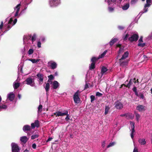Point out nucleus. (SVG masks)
<instances>
[{
  "label": "nucleus",
  "mask_w": 152,
  "mask_h": 152,
  "mask_svg": "<svg viewBox=\"0 0 152 152\" xmlns=\"http://www.w3.org/2000/svg\"><path fill=\"white\" fill-rule=\"evenodd\" d=\"M17 21L16 18L14 19L13 18H10L8 22L5 23L4 25V27L6 30L4 32H5L10 29L15 24Z\"/></svg>",
  "instance_id": "f257e3e1"
},
{
  "label": "nucleus",
  "mask_w": 152,
  "mask_h": 152,
  "mask_svg": "<svg viewBox=\"0 0 152 152\" xmlns=\"http://www.w3.org/2000/svg\"><path fill=\"white\" fill-rule=\"evenodd\" d=\"M129 53L128 51H126L123 55L122 57L119 60L120 65L122 66H125L128 64V61L126 59L128 57Z\"/></svg>",
  "instance_id": "f03ea898"
},
{
  "label": "nucleus",
  "mask_w": 152,
  "mask_h": 152,
  "mask_svg": "<svg viewBox=\"0 0 152 152\" xmlns=\"http://www.w3.org/2000/svg\"><path fill=\"white\" fill-rule=\"evenodd\" d=\"M61 4L60 0H49V4L50 7H57Z\"/></svg>",
  "instance_id": "7ed1b4c3"
},
{
  "label": "nucleus",
  "mask_w": 152,
  "mask_h": 152,
  "mask_svg": "<svg viewBox=\"0 0 152 152\" xmlns=\"http://www.w3.org/2000/svg\"><path fill=\"white\" fill-rule=\"evenodd\" d=\"M104 1L105 2H107L108 5V11L110 13H112L114 11L115 7L113 5H112V3L110 0H105Z\"/></svg>",
  "instance_id": "20e7f679"
},
{
  "label": "nucleus",
  "mask_w": 152,
  "mask_h": 152,
  "mask_svg": "<svg viewBox=\"0 0 152 152\" xmlns=\"http://www.w3.org/2000/svg\"><path fill=\"white\" fill-rule=\"evenodd\" d=\"M48 66L52 69H54L57 66V63L53 61H50L48 63Z\"/></svg>",
  "instance_id": "39448f33"
},
{
  "label": "nucleus",
  "mask_w": 152,
  "mask_h": 152,
  "mask_svg": "<svg viewBox=\"0 0 152 152\" xmlns=\"http://www.w3.org/2000/svg\"><path fill=\"white\" fill-rule=\"evenodd\" d=\"M80 93L79 91L78 90L74 95V100L75 103H79L80 102V99L79 96V94Z\"/></svg>",
  "instance_id": "423d86ee"
},
{
  "label": "nucleus",
  "mask_w": 152,
  "mask_h": 152,
  "mask_svg": "<svg viewBox=\"0 0 152 152\" xmlns=\"http://www.w3.org/2000/svg\"><path fill=\"white\" fill-rule=\"evenodd\" d=\"M12 152H20V148L18 145L14 143L11 144Z\"/></svg>",
  "instance_id": "0eeeda50"
},
{
  "label": "nucleus",
  "mask_w": 152,
  "mask_h": 152,
  "mask_svg": "<svg viewBox=\"0 0 152 152\" xmlns=\"http://www.w3.org/2000/svg\"><path fill=\"white\" fill-rule=\"evenodd\" d=\"M25 81L27 84L31 86L34 87L35 86V83L34 82V80L31 77L27 78Z\"/></svg>",
  "instance_id": "6e6552de"
},
{
  "label": "nucleus",
  "mask_w": 152,
  "mask_h": 152,
  "mask_svg": "<svg viewBox=\"0 0 152 152\" xmlns=\"http://www.w3.org/2000/svg\"><path fill=\"white\" fill-rule=\"evenodd\" d=\"M130 127L131 129L132 132L131 133V136L133 140L134 138V133L135 132L134 130V123L130 121Z\"/></svg>",
  "instance_id": "1a4fd4ad"
},
{
  "label": "nucleus",
  "mask_w": 152,
  "mask_h": 152,
  "mask_svg": "<svg viewBox=\"0 0 152 152\" xmlns=\"http://www.w3.org/2000/svg\"><path fill=\"white\" fill-rule=\"evenodd\" d=\"M68 113V112L67 110L64 111L63 113L61 111H58L54 113V114L56 117H58L65 115H67Z\"/></svg>",
  "instance_id": "9d476101"
},
{
  "label": "nucleus",
  "mask_w": 152,
  "mask_h": 152,
  "mask_svg": "<svg viewBox=\"0 0 152 152\" xmlns=\"http://www.w3.org/2000/svg\"><path fill=\"white\" fill-rule=\"evenodd\" d=\"M1 102L0 103V111L2 110H5L8 107V105H7V101L5 102Z\"/></svg>",
  "instance_id": "9b49d317"
},
{
  "label": "nucleus",
  "mask_w": 152,
  "mask_h": 152,
  "mask_svg": "<svg viewBox=\"0 0 152 152\" xmlns=\"http://www.w3.org/2000/svg\"><path fill=\"white\" fill-rule=\"evenodd\" d=\"M138 35L137 34H134L129 38V40L131 42L137 41L138 38Z\"/></svg>",
  "instance_id": "f8f14e48"
},
{
  "label": "nucleus",
  "mask_w": 152,
  "mask_h": 152,
  "mask_svg": "<svg viewBox=\"0 0 152 152\" xmlns=\"http://www.w3.org/2000/svg\"><path fill=\"white\" fill-rule=\"evenodd\" d=\"M115 107L118 109H121L123 107V104L120 102L117 101L115 103Z\"/></svg>",
  "instance_id": "ddd939ff"
},
{
  "label": "nucleus",
  "mask_w": 152,
  "mask_h": 152,
  "mask_svg": "<svg viewBox=\"0 0 152 152\" xmlns=\"http://www.w3.org/2000/svg\"><path fill=\"white\" fill-rule=\"evenodd\" d=\"M37 78L39 81V84L40 85L42 84L43 81V75L41 73H39L37 75Z\"/></svg>",
  "instance_id": "4468645a"
},
{
  "label": "nucleus",
  "mask_w": 152,
  "mask_h": 152,
  "mask_svg": "<svg viewBox=\"0 0 152 152\" xmlns=\"http://www.w3.org/2000/svg\"><path fill=\"white\" fill-rule=\"evenodd\" d=\"M21 3L18 4L14 8V10L16 12L15 13V17L17 16L18 15L19 12L20 8V6L21 5Z\"/></svg>",
  "instance_id": "2eb2a0df"
},
{
  "label": "nucleus",
  "mask_w": 152,
  "mask_h": 152,
  "mask_svg": "<svg viewBox=\"0 0 152 152\" xmlns=\"http://www.w3.org/2000/svg\"><path fill=\"white\" fill-rule=\"evenodd\" d=\"M14 94L12 93H10L7 95L6 101L8 102V100H10V101H12L14 100Z\"/></svg>",
  "instance_id": "dca6fc26"
},
{
  "label": "nucleus",
  "mask_w": 152,
  "mask_h": 152,
  "mask_svg": "<svg viewBox=\"0 0 152 152\" xmlns=\"http://www.w3.org/2000/svg\"><path fill=\"white\" fill-rule=\"evenodd\" d=\"M136 109L139 112H142L145 111L146 109V107L143 105H140L137 107Z\"/></svg>",
  "instance_id": "f3484780"
},
{
  "label": "nucleus",
  "mask_w": 152,
  "mask_h": 152,
  "mask_svg": "<svg viewBox=\"0 0 152 152\" xmlns=\"http://www.w3.org/2000/svg\"><path fill=\"white\" fill-rule=\"evenodd\" d=\"M150 6L148 5L147 4H145L144 7V8L143 10L142 11L139 13V15H140V16H141V15L144 13H145L147 12L148 11V9L149 7Z\"/></svg>",
  "instance_id": "a211bd4d"
},
{
  "label": "nucleus",
  "mask_w": 152,
  "mask_h": 152,
  "mask_svg": "<svg viewBox=\"0 0 152 152\" xmlns=\"http://www.w3.org/2000/svg\"><path fill=\"white\" fill-rule=\"evenodd\" d=\"M108 70V69L104 66H102L101 68V74L102 76L104 75H106L107 73V71Z\"/></svg>",
  "instance_id": "6ab92c4d"
},
{
  "label": "nucleus",
  "mask_w": 152,
  "mask_h": 152,
  "mask_svg": "<svg viewBox=\"0 0 152 152\" xmlns=\"http://www.w3.org/2000/svg\"><path fill=\"white\" fill-rule=\"evenodd\" d=\"M32 128H34L35 127H39V121L38 120H35L34 123H32L31 124Z\"/></svg>",
  "instance_id": "aec40b11"
},
{
  "label": "nucleus",
  "mask_w": 152,
  "mask_h": 152,
  "mask_svg": "<svg viewBox=\"0 0 152 152\" xmlns=\"http://www.w3.org/2000/svg\"><path fill=\"white\" fill-rule=\"evenodd\" d=\"M135 78H134L133 79H131V80H130L129 83L126 85L124 84L123 85H124L126 87L129 88L133 84V82H134V83H136V81H135Z\"/></svg>",
  "instance_id": "412c9836"
},
{
  "label": "nucleus",
  "mask_w": 152,
  "mask_h": 152,
  "mask_svg": "<svg viewBox=\"0 0 152 152\" xmlns=\"http://www.w3.org/2000/svg\"><path fill=\"white\" fill-rule=\"evenodd\" d=\"M53 88L54 89H56L59 86V83L56 81H54L52 83Z\"/></svg>",
  "instance_id": "4be33fe9"
},
{
  "label": "nucleus",
  "mask_w": 152,
  "mask_h": 152,
  "mask_svg": "<svg viewBox=\"0 0 152 152\" xmlns=\"http://www.w3.org/2000/svg\"><path fill=\"white\" fill-rule=\"evenodd\" d=\"M31 128L30 126L26 125H24L23 128V130L24 132H26L27 131H29L31 130Z\"/></svg>",
  "instance_id": "5701e85b"
},
{
  "label": "nucleus",
  "mask_w": 152,
  "mask_h": 152,
  "mask_svg": "<svg viewBox=\"0 0 152 152\" xmlns=\"http://www.w3.org/2000/svg\"><path fill=\"white\" fill-rule=\"evenodd\" d=\"M126 116L128 119H133L134 118V114L132 113H128L126 114Z\"/></svg>",
  "instance_id": "b1692460"
},
{
  "label": "nucleus",
  "mask_w": 152,
  "mask_h": 152,
  "mask_svg": "<svg viewBox=\"0 0 152 152\" xmlns=\"http://www.w3.org/2000/svg\"><path fill=\"white\" fill-rule=\"evenodd\" d=\"M138 142L141 145H144L145 144L146 142L145 139L143 138H140L138 140Z\"/></svg>",
  "instance_id": "393cba45"
},
{
  "label": "nucleus",
  "mask_w": 152,
  "mask_h": 152,
  "mask_svg": "<svg viewBox=\"0 0 152 152\" xmlns=\"http://www.w3.org/2000/svg\"><path fill=\"white\" fill-rule=\"evenodd\" d=\"M27 137L25 136H23L20 137V140L22 142L24 143H26L28 140Z\"/></svg>",
  "instance_id": "a878e982"
},
{
  "label": "nucleus",
  "mask_w": 152,
  "mask_h": 152,
  "mask_svg": "<svg viewBox=\"0 0 152 152\" xmlns=\"http://www.w3.org/2000/svg\"><path fill=\"white\" fill-rule=\"evenodd\" d=\"M13 85L15 89H17L20 86V83H19L17 82V80H16L13 83Z\"/></svg>",
  "instance_id": "bb28decb"
},
{
  "label": "nucleus",
  "mask_w": 152,
  "mask_h": 152,
  "mask_svg": "<svg viewBox=\"0 0 152 152\" xmlns=\"http://www.w3.org/2000/svg\"><path fill=\"white\" fill-rule=\"evenodd\" d=\"M118 40V39L117 38H113L110 42H109L110 45H113L115 43L117 42Z\"/></svg>",
  "instance_id": "cd10ccee"
},
{
  "label": "nucleus",
  "mask_w": 152,
  "mask_h": 152,
  "mask_svg": "<svg viewBox=\"0 0 152 152\" xmlns=\"http://www.w3.org/2000/svg\"><path fill=\"white\" fill-rule=\"evenodd\" d=\"M50 85L49 83H47L46 84V85L45 87V90L47 92L46 94L47 95L48 94V92L49 91L50 88Z\"/></svg>",
  "instance_id": "c85d7f7f"
},
{
  "label": "nucleus",
  "mask_w": 152,
  "mask_h": 152,
  "mask_svg": "<svg viewBox=\"0 0 152 152\" xmlns=\"http://www.w3.org/2000/svg\"><path fill=\"white\" fill-rule=\"evenodd\" d=\"M129 3H127L122 7V9L124 10H126L129 8Z\"/></svg>",
  "instance_id": "c756f323"
},
{
  "label": "nucleus",
  "mask_w": 152,
  "mask_h": 152,
  "mask_svg": "<svg viewBox=\"0 0 152 152\" xmlns=\"http://www.w3.org/2000/svg\"><path fill=\"white\" fill-rule=\"evenodd\" d=\"M28 60L31 61L33 63H35L38 62L39 60V59H29Z\"/></svg>",
  "instance_id": "7c9ffc66"
},
{
  "label": "nucleus",
  "mask_w": 152,
  "mask_h": 152,
  "mask_svg": "<svg viewBox=\"0 0 152 152\" xmlns=\"http://www.w3.org/2000/svg\"><path fill=\"white\" fill-rule=\"evenodd\" d=\"M107 52V50H105L99 56V58H101L104 57Z\"/></svg>",
  "instance_id": "2f4dec72"
},
{
  "label": "nucleus",
  "mask_w": 152,
  "mask_h": 152,
  "mask_svg": "<svg viewBox=\"0 0 152 152\" xmlns=\"http://www.w3.org/2000/svg\"><path fill=\"white\" fill-rule=\"evenodd\" d=\"M48 82L50 83V81L53 80L54 79V77L52 75H50L48 76Z\"/></svg>",
  "instance_id": "473e14b6"
},
{
  "label": "nucleus",
  "mask_w": 152,
  "mask_h": 152,
  "mask_svg": "<svg viewBox=\"0 0 152 152\" xmlns=\"http://www.w3.org/2000/svg\"><path fill=\"white\" fill-rule=\"evenodd\" d=\"M110 109V107H109V106H105L104 112L105 115H106L108 113Z\"/></svg>",
  "instance_id": "72a5a7b5"
},
{
  "label": "nucleus",
  "mask_w": 152,
  "mask_h": 152,
  "mask_svg": "<svg viewBox=\"0 0 152 152\" xmlns=\"http://www.w3.org/2000/svg\"><path fill=\"white\" fill-rule=\"evenodd\" d=\"M99 57L98 58H96L95 57H93L91 59V61L92 63H95L99 59Z\"/></svg>",
  "instance_id": "f704fd0d"
},
{
  "label": "nucleus",
  "mask_w": 152,
  "mask_h": 152,
  "mask_svg": "<svg viewBox=\"0 0 152 152\" xmlns=\"http://www.w3.org/2000/svg\"><path fill=\"white\" fill-rule=\"evenodd\" d=\"M95 63H92L89 66V69H94L95 68Z\"/></svg>",
  "instance_id": "c9c22d12"
},
{
  "label": "nucleus",
  "mask_w": 152,
  "mask_h": 152,
  "mask_svg": "<svg viewBox=\"0 0 152 152\" xmlns=\"http://www.w3.org/2000/svg\"><path fill=\"white\" fill-rule=\"evenodd\" d=\"M115 144V142H113L110 143L107 146V148H109L110 147H112Z\"/></svg>",
  "instance_id": "e433bc0d"
},
{
  "label": "nucleus",
  "mask_w": 152,
  "mask_h": 152,
  "mask_svg": "<svg viewBox=\"0 0 152 152\" xmlns=\"http://www.w3.org/2000/svg\"><path fill=\"white\" fill-rule=\"evenodd\" d=\"M135 115L136 119L137 121H138L140 117V115L138 113H135Z\"/></svg>",
  "instance_id": "4c0bfd02"
},
{
  "label": "nucleus",
  "mask_w": 152,
  "mask_h": 152,
  "mask_svg": "<svg viewBox=\"0 0 152 152\" xmlns=\"http://www.w3.org/2000/svg\"><path fill=\"white\" fill-rule=\"evenodd\" d=\"M129 35L128 34H127L126 35L123 37V38L124 40H126L128 38L129 39Z\"/></svg>",
  "instance_id": "58836bf2"
},
{
  "label": "nucleus",
  "mask_w": 152,
  "mask_h": 152,
  "mask_svg": "<svg viewBox=\"0 0 152 152\" xmlns=\"http://www.w3.org/2000/svg\"><path fill=\"white\" fill-rule=\"evenodd\" d=\"M42 105L41 104H40L39 105L38 107V112H41L42 111Z\"/></svg>",
  "instance_id": "ea45409f"
},
{
  "label": "nucleus",
  "mask_w": 152,
  "mask_h": 152,
  "mask_svg": "<svg viewBox=\"0 0 152 152\" xmlns=\"http://www.w3.org/2000/svg\"><path fill=\"white\" fill-rule=\"evenodd\" d=\"M34 53V50L32 49H30L28 51V55H31Z\"/></svg>",
  "instance_id": "a19ab883"
},
{
  "label": "nucleus",
  "mask_w": 152,
  "mask_h": 152,
  "mask_svg": "<svg viewBox=\"0 0 152 152\" xmlns=\"http://www.w3.org/2000/svg\"><path fill=\"white\" fill-rule=\"evenodd\" d=\"M39 135L37 134L32 135L31 136V139H34L38 137Z\"/></svg>",
  "instance_id": "79ce46f5"
},
{
  "label": "nucleus",
  "mask_w": 152,
  "mask_h": 152,
  "mask_svg": "<svg viewBox=\"0 0 152 152\" xmlns=\"http://www.w3.org/2000/svg\"><path fill=\"white\" fill-rule=\"evenodd\" d=\"M152 0H146V3L145 4H147L148 5L150 6L151 5V2Z\"/></svg>",
  "instance_id": "37998d69"
},
{
  "label": "nucleus",
  "mask_w": 152,
  "mask_h": 152,
  "mask_svg": "<svg viewBox=\"0 0 152 152\" xmlns=\"http://www.w3.org/2000/svg\"><path fill=\"white\" fill-rule=\"evenodd\" d=\"M145 43H142V42L138 43V45L139 46H140L141 47H143L145 45Z\"/></svg>",
  "instance_id": "c03bdc74"
},
{
  "label": "nucleus",
  "mask_w": 152,
  "mask_h": 152,
  "mask_svg": "<svg viewBox=\"0 0 152 152\" xmlns=\"http://www.w3.org/2000/svg\"><path fill=\"white\" fill-rule=\"evenodd\" d=\"M40 40L42 42H45V37H41Z\"/></svg>",
  "instance_id": "a18cd8bd"
},
{
  "label": "nucleus",
  "mask_w": 152,
  "mask_h": 152,
  "mask_svg": "<svg viewBox=\"0 0 152 152\" xmlns=\"http://www.w3.org/2000/svg\"><path fill=\"white\" fill-rule=\"evenodd\" d=\"M140 98L142 99H143L144 98V96L143 94L142 93H140L139 94V95L138 96Z\"/></svg>",
  "instance_id": "49530a36"
},
{
  "label": "nucleus",
  "mask_w": 152,
  "mask_h": 152,
  "mask_svg": "<svg viewBox=\"0 0 152 152\" xmlns=\"http://www.w3.org/2000/svg\"><path fill=\"white\" fill-rule=\"evenodd\" d=\"M36 34H34L31 38L32 41L33 42H34L36 39Z\"/></svg>",
  "instance_id": "de8ad7c7"
},
{
  "label": "nucleus",
  "mask_w": 152,
  "mask_h": 152,
  "mask_svg": "<svg viewBox=\"0 0 152 152\" xmlns=\"http://www.w3.org/2000/svg\"><path fill=\"white\" fill-rule=\"evenodd\" d=\"M23 1H24L26 4L27 5L30 4L32 1V0H30L29 1H27V0H23Z\"/></svg>",
  "instance_id": "09e8293b"
},
{
  "label": "nucleus",
  "mask_w": 152,
  "mask_h": 152,
  "mask_svg": "<svg viewBox=\"0 0 152 152\" xmlns=\"http://www.w3.org/2000/svg\"><path fill=\"white\" fill-rule=\"evenodd\" d=\"M138 1V0H132L131 1V4H135Z\"/></svg>",
  "instance_id": "8fccbe9b"
},
{
  "label": "nucleus",
  "mask_w": 152,
  "mask_h": 152,
  "mask_svg": "<svg viewBox=\"0 0 152 152\" xmlns=\"http://www.w3.org/2000/svg\"><path fill=\"white\" fill-rule=\"evenodd\" d=\"M41 43L40 41H39L37 42V46L39 48L41 47Z\"/></svg>",
  "instance_id": "3c124183"
},
{
  "label": "nucleus",
  "mask_w": 152,
  "mask_h": 152,
  "mask_svg": "<svg viewBox=\"0 0 152 152\" xmlns=\"http://www.w3.org/2000/svg\"><path fill=\"white\" fill-rule=\"evenodd\" d=\"M91 99V102H92L94 100L95 96L93 95H91L90 96Z\"/></svg>",
  "instance_id": "603ef678"
},
{
  "label": "nucleus",
  "mask_w": 152,
  "mask_h": 152,
  "mask_svg": "<svg viewBox=\"0 0 152 152\" xmlns=\"http://www.w3.org/2000/svg\"><path fill=\"white\" fill-rule=\"evenodd\" d=\"M27 38L26 36H24L23 38L24 43H26V42L27 40Z\"/></svg>",
  "instance_id": "864d4df0"
},
{
  "label": "nucleus",
  "mask_w": 152,
  "mask_h": 152,
  "mask_svg": "<svg viewBox=\"0 0 152 152\" xmlns=\"http://www.w3.org/2000/svg\"><path fill=\"white\" fill-rule=\"evenodd\" d=\"M123 48L122 47H120L119 51H118L119 54H120L121 53L123 52Z\"/></svg>",
  "instance_id": "5fc2aeb1"
},
{
  "label": "nucleus",
  "mask_w": 152,
  "mask_h": 152,
  "mask_svg": "<svg viewBox=\"0 0 152 152\" xmlns=\"http://www.w3.org/2000/svg\"><path fill=\"white\" fill-rule=\"evenodd\" d=\"M102 95V94L99 92H97L96 94V96H101Z\"/></svg>",
  "instance_id": "6e6d98bb"
},
{
  "label": "nucleus",
  "mask_w": 152,
  "mask_h": 152,
  "mask_svg": "<svg viewBox=\"0 0 152 152\" xmlns=\"http://www.w3.org/2000/svg\"><path fill=\"white\" fill-rule=\"evenodd\" d=\"M66 115V116L65 118V120L66 121H67L69 119V115L67 114V115Z\"/></svg>",
  "instance_id": "4d7b16f0"
},
{
  "label": "nucleus",
  "mask_w": 152,
  "mask_h": 152,
  "mask_svg": "<svg viewBox=\"0 0 152 152\" xmlns=\"http://www.w3.org/2000/svg\"><path fill=\"white\" fill-rule=\"evenodd\" d=\"M116 0H111V1L112 2H115V4L118 5L119 3V1H115Z\"/></svg>",
  "instance_id": "13d9d810"
},
{
  "label": "nucleus",
  "mask_w": 152,
  "mask_h": 152,
  "mask_svg": "<svg viewBox=\"0 0 152 152\" xmlns=\"http://www.w3.org/2000/svg\"><path fill=\"white\" fill-rule=\"evenodd\" d=\"M118 28L120 30H122L124 28V27L122 26H118Z\"/></svg>",
  "instance_id": "bf43d9fd"
},
{
  "label": "nucleus",
  "mask_w": 152,
  "mask_h": 152,
  "mask_svg": "<svg viewBox=\"0 0 152 152\" xmlns=\"http://www.w3.org/2000/svg\"><path fill=\"white\" fill-rule=\"evenodd\" d=\"M105 141H103L102 143V146L104 148L105 146Z\"/></svg>",
  "instance_id": "052dcab7"
},
{
  "label": "nucleus",
  "mask_w": 152,
  "mask_h": 152,
  "mask_svg": "<svg viewBox=\"0 0 152 152\" xmlns=\"http://www.w3.org/2000/svg\"><path fill=\"white\" fill-rule=\"evenodd\" d=\"M143 42L142 41V37H141L138 40V42L141 43Z\"/></svg>",
  "instance_id": "680f3d73"
},
{
  "label": "nucleus",
  "mask_w": 152,
  "mask_h": 152,
  "mask_svg": "<svg viewBox=\"0 0 152 152\" xmlns=\"http://www.w3.org/2000/svg\"><path fill=\"white\" fill-rule=\"evenodd\" d=\"M148 39H152V32L148 36Z\"/></svg>",
  "instance_id": "e2e57ef3"
},
{
  "label": "nucleus",
  "mask_w": 152,
  "mask_h": 152,
  "mask_svg": "<svg viewBox=\"0 0 152 152\" xmlns=\"http://www.w3.org/2000/svg\"><path fill=\"white\" fill-rule=\"evenodd\" d=\"M3 26V21H2L1 23V24L0 25V29H1Z\"/></svg>",
  "instance_id": "0e129e2a"
},
{
  "label": "nucleus",
  "mask_w": 152,
  "mask_h": 152,
  "mask_svg": "<svg viewBox=\"0 0 152 152\" xmlns=\"http://www.w3.org/2000/svg\"><path fill=\"white\" fill-rule=\"evenodd\" d=\"M36 147V145L35 143H34L32 145V147L34 149H35Z\"/></svg>",
  "instance_id": "69168bd1"
},
{
  "label": "nucleus",
  "mask_w": 152,
  "mask_h": 152,
  "mask_svg": "<svg viewBox=\"0 0 152 152\" xmlns=\"http://www.w3.org/2000/svg\"><path fill=\"white\" fill-rule=\"evenodd\" d=\"M88 87V86L87 83H86L84 89H86Z\"/></svg>",
  "instance_id": "338daca9"
},
{
  "label": "nucleus",
  "mask_w": 152,
  "mask_h": 152,
  "mask_svg": "<svg viewBox=\"0 0 152 152\" xmlns=\"http://www.w3.org/2000/svg\"><path fill=\"white\" fill-rule=\"evenodd\" d=\"M133 152H138V149L136 147H135L134 149Z\"/></svg>",
  "instance_id": "774afa93"
}]
</instances>
